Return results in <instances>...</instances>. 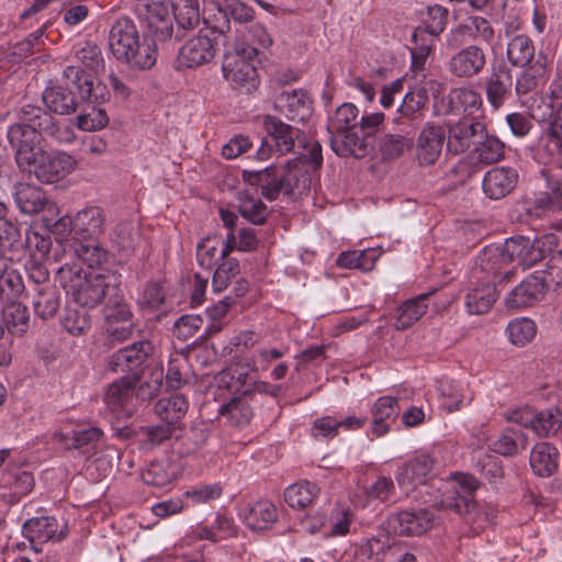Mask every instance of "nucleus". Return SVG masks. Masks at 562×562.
Masks as SVG:
<instances>
[{"label":"nucleus","mask_w":562,"mask_h":562,"mask_svg":"<svg viewBox=\"0 0 562 562\" xmlns=\"http://www.w3.org/2000/svg\"><path fill=\"white\" fill-rule=\"evenodd\" d=\"M229 254V246H223L218 236H209L198 245L196 257L202 267L211 269Z\"/></svg>","instance_id":"obj_44"},{"label":"nucleus","mask_w":562,"mask_h":562,"mask_svg":"<svg viewBox=\"0 0 562 562\" xmlns=\"http://www.w3.org/2000/svg\"><path fill=\"white\" fill-rule=\"evenodd\" d=\"M479 488V481L470 474H459L450 484H443L438 491L440 498L435 499L432 506L441 510H452L459 516L472 514L476 508L474 494Z\"/></svg>","instance_id":"obj_7"},{"label":"nucleus","mask_w":562,"mask_h":562,"mask_svg":"<svg viewBox=\"0 0 562 562\" xmlns=\"http://www.w3.org/2000/svg\"><path fill=\"white\" fill-rule=\"evenodd\" d=\"M448 19V11L441 5L429 7L427 18L424 20V25L417 26L415 30L424 31V35L432 36L436 38L446 27Z\"/></svg>","instance_id":"obj_61"},{"label":"nucleus","mask_w":562,"mask_h":562,"mask_svg":"<svg viewBox=\"0 0 562 562\" xmlns=\"http://www.w3.org/2000/svg\"><path fill=\"white\" fill-rule=\"evenodd\" d=\"M430 470L431 460L429 457L423 456L403 465L396 475V481L401 486L422 483Z\"/></svg>","instance_id":"obj_49"},{"label":"nucleus","mask_w":562,"mask_h":562,"mask_svg":"<svg viewBox=\"0 0 562 562\" xmlns=\"http://www.w3.org/2000/svg\"><path fill=\"white\" fill-rule=\"evenodd\" d=\"M109 46L113 56L135 69H149L156 63L155 42H140L135 23L128 18L115 21L109 33Z\"/></svg>","instance_id":"obj_3"},{"label":"nucleus","mask_w":562,"mask_h":562,"mask_svg":"<svg viewBox=\"0 0 562 562\" xmlns=\"http://www.w3.org/2000/svg\"><path fill=\"white\" fill-rule=\"evenodd\" d=\"M323 165L322 146L317 140L304 144V153L281 167V192L285 195L302 194L310 190V169L318 170Z\"/></svg>","instance_id":"obj_5"},{"label":"nucleus","mask_w":562,"mask_h":562,"mask_svg":"<svg viewBox=\"0 0 562 562\" xmlns=\"http://www.w3.org/2000/svg\"><path fill=\"white\" fill-rule=\"evenodd\" d=\"M483 104L481 94L468 87L452 89L447 95V114L472 115L476 113Z\"/></svg>","instance_id":"obj_30"},{"label":"nucleus","mask_w":562,"mask_h":562,"mask_svg":"<svg viewBox=\"0 0 562 562\" xmlns=\"http://www.w3.org/2000/svg\"><path fill=\"white\" fill-rule=\"evenodd\" d=\"M562 424V415L555 409L536 412L532 430L540 437H549L558 432Z\"/></svg>","instance_id":"obj_57"},{"label":"nucleus","mask_w":562,"mask_h":562,"mask_svg":"<svg viewBox=\"0 0 562 562\" xmlns=\"http://www.w3.org/2000/svg\"><path fill=\"white\" fill-rule=\"evenodd\" d=\"M559 451L549 442L537 443L530 453V467L539 476H550L558 469Z\"/></svg>","instance_id":"obj_31"},{"label":"nucleus","mask_w":562,"mask_h":562,"mask_svg":"<svg viewBox=\"0 0 562 562\" xmlns=\"http://www.w3.org/2000/svg\"><path fill=\"white\" fill-rule=\"evenodd\" d=\"M63 326L71 335H81L91 326L90 315L85 310L67 307Z\"/></svg>","instance_id":"obj_64"},{"label":"nucleus","mask_w":562,"mask_h":562,"mask_svg":"<svg viewBox=\"0 0 562 562\" xmlns=\"http://www.w3.org/2000/svg\"><path fill=\"white\" fill-rule=\"evenodd\" d=\"M67 80L66 85L72 83L77 88L82 100L88 102H99L104 97L105 87L98 85L93 86V81L80 68L76 66H68L63 74Z\"/></svg>","instance_id":"obj_33"},{"label":"nucleus","mask_w":562,"mask_h":562,"mask_svg":"<svg viewBox=\"0 0 562 562\" xmlns=\"http://www.w3.org/2000/svg\"><path fill=\"white\" fill-rule=\"evenodd\" d=\"M189 408L187 398L181 394L160 398L155 404V413L162 422L177 429L178 423L186 416Z\"/></svg>","instance_id":"obj_40"},{"label":"nucleus","mask_w":562,"mask_h":562,"mask_svg":"<svg viewBox=\"0 0 562 562\" xmlns=\"http://www.w3.org/2000/svg\"><path fill=\"white\" fill-rule=\"evenodd\" d=\"M506 331L514 345L524 346L536 336L537 327L529 318H516L509 322Z\"/></svg>","instance_id":"obj_59"},{"label":"nucleus","mask_w":562,"mask_h":562,"mask_svg":"<svg viewBox=\"0 0 562 562\" xmlns=\"http://www.w3.org/2000/svg\"><path fill=\"white\" fill-rule=\"evenodd\" d=\"M103 313L108 324L128 323L132 321L133 313L120 286L108 295Z\"/></svg>","instance_id":"obj_48"},{"label":"nucleus","mask_w":562,"mask_h":562,"mask_svg":"<svg viewBox=\"0 0 562 562\" xmlns=\"http://www.w3.org/2000/svg\"><path fill=\"white\" fill-rule=\"evenodd\" d=\"M43 101L50 111L60 115L74 113L78 106L74 91L61 85L47 88Z\"/></svg>","instance_id":"obj_34"},{"label":"nucleus","mask_w":562,"mask_h":562,"mask_svg":"<svg viewBox=\"0 0 562 562\" xmlns=\"http://www.w3.org/2000/svg\"><path fill=\"white\" fill-rule=\"evenodd\" d=\"M383 113L363 115L359 120L358 133L359 138L363 139L366 143V156L370 153V150L374 148V134L376 133L379 126L383 123Z\"/></svg>","instance_id":"obj_63"},{"label":"nucleus","mask_w":562,"mask_h":562,"mask_svg":"<svg viewBox=\"0 0 562 562\" xmlns=\"http://www.w3.org/2000/svg\"><path fill=\"white\" fill-rule=\"evenodd\" d=\"M215 55L212 41L207 36H196L188 41L180 49V67L194 68L209 63Z\"/></svg>","instance_id":"obj_22"},{"label":"nucleus","mask_w":562,"mask_h":562,"mask_svg":"<svg viewBox=\"0 0 562 562\" xmlns=\"http://www.w3.org/2000/svg\"><path fill=\"white\" fill-rule=\"evenodd\" d=\"M171 5L172 0H135L136 15L156 41L165 42L172 35Z\"/></svg>","instance_id":"obj_9"},{"label":"nucleus","mask_w":562,"mask_h":562,"mask_svg":"<svg viewBox=\"0 0 562 562\" xmlns=\"http://www.w3.org/2000/svg\"><path fill=\"white\" fill-rule=\"evenodd\" d=\"M173 472L169 471V465L162 462H150L142 472V480L147 485L164 487L172 482Z\"/></svg>","instance_id":"obj_62"},{"label":"nucleus","mask_w":562,"mask_h":562,"mask_svg":"<svg viewBox=\"0 0 562 562\" xmlns=\"http://www.w3.org/2000/svg\"><path fill=\"white\" fill-rule=\"evenodd\" d=\"M171 9L179 27L192 30L199 25L201 16L198 0H172Z\"/></svg>","instance_id":"obj_52"},{"label":"nucleus","mask_w":562,"mask_h":562,"mask_svg":"<svg viewBox=\"0 0 562 562\" xmlns=\"http://www.w3.org/2000/svg\"><path fill=\"white\" fill-rule=\"evenodd\" d=\"M557 247L554 235H544L531 240L528 237L515 236L506 239L504 244L505 252L510 263L516 262L524 269L530 268L553 251Z\"/></svg>","instance_id":"obj_8"},{"label":"nucleus","mask_w":562,"mask_h":562,"mask_svg":"<svg viewBox=\"0 0 562 562\" xmlns=\"http://www.w3.org/2000/svg\"><path fill=\"white\" fill-rule=\"evenodd\" d=\"M494 38L495 31L491 22L483 16L471 15L451 30L447 44L449 47L459 48L469 42L492 44Z\"/></svg>","instance_id":"obj_11"},{"label":"nucleus","mask_w":562,"mask_h":562,"mask_svg":"<svg viewBox=\"0 0 562 562\" xmlns=\"http://www.w3.org/2000/svg\"><path fill=\"white\" fill-rule=\"evenodd\" d=\"M366 550L370 560L374 559V562H383L389 555H398L401 548L390 537L381 535L369 539Z\"/></svg>","instance_id":"obj_56"},{"label":"nucleus","mask_w":562,"mask_h":562,"mask_svg":"<svg viewBox=\"0 0 562 562\" xmlns=\"http://www.w3.org/2000/svg\"><path fill=\"white\" fill-rule=\"evenodd\" d=\"M4 484L11 488V503H16L22 496L27 495L34 487V476L27 471H16L7 475Z\"/></svg>","instance_id":"obj_60"},{"label":"nucleus","mask_w":562,"mask_h":562,"mask_svg":"<svg viewBox=\"0 0 562 562\" xmlns=\"http://www.w3.org/2000/svg\"><path fill=\"white\" fill-rule=\"evenodd\" d=\"M513 77L510 70L498 67L493 70L486 80V100L494 110L501 109L505 101L512 95Z\"/></svg>","instance_id":"obj_25"},{"label":"nucleus","mask_w":562,"mask_h":562,"mask_svg":"<svg viewBox=\"0 0 562 562\" xmlns=\"http://www.w3.org/2000/svg\"><path fill=\"white\" fill-rule=\"evenodd\" d=\"M428 102V92L425 88H418L407 92L397 110L393 122L398 131L404 134H413L424 121V109Z\"/></svg>","instance_id":"obj_13"},{"label":"nucleus","mask_w":562,"mask_h":562,"mask_svg":"<svg viewBox=\"0 0 562 562\" xmlns=\"http://www.w3.org/2000/svg\"><path fill=\"white\" fill-rule=\"evenodd\" d=\"M535 45L530 37L524 34L514 36L507 45V59L513 66L526 67L532 64Z\"/></svg>","instance_id":"obj_47"},{"label":"nucleus","mask_w":562,"mask_h":562,"mask_svg":"<svg viewBox=\"0 0 562 562\" xmlns=\"http://www.w3.org/2000/svg\"><path fill=\"white\" fill-rule=\"evenodd\" d=\"M445 143H447L445 128L432 122L426 123L416 143L418 162L424 166L435 164L441 155Z\"/></svg>","instance_id":"obj_17"},{"label":"nucleus","mask_w":562,"mask_h":562,"mask_svg":"<svg viewBox=\"0 0 562 562\" xmlns=\"http://www.w3.org/2000/svg\"><path fill=\"white\" fill-rule=\"evenodd\" d=\"M26 296L31 300L36 316L43 321L53 318L60 307V296L53 284L26 288Z\"/></svg>","instance_id":"obj_24"},{"label":"nucleus","mask_w":562,"mask_h":562,"mask_svg":"<svg viewBox=\"0 0 562 562\" xmlns=\"http://www.w3.org/2000/svg\"><path fill=\"white\" fill-rule=\"evenodd\" d=\"M2 322L10 335H23L26 333L30 323L27 307L21 302H9L2 308Z\"/></svg>","instance_id":"obj_42"},{"label":"nucleus","mask_w":562,"mask_h":562,"mask_svg":"<svg viewBox=\"0 0 562 562\" xmlns=\"http://www.w3.org/2000/svg\"><path fill=\"white\" fill-rule=\"evenodd\" d=\"M75 235L85 238H98L103 234L105 227V215L99 206H88L74 217Z\"/></svg>","instance_id":"obj_28"},{"label":"nucleus","mask_w":562,"mask_h":562,"mask_svg":"<svg viewBox=\"0 0 562 562\" xmlns=\"http://www.w3.org/2000/svg\"><path fill=\"white\" fill-rule=\"evenodd\" d=\"M176 428L161 420L160 424L147 426L140 430V442L145 449H154L170 439Z\"/></svg>","instance_id":"obj_58"},{"label":"nucleus","mask_w":562,"mask_h":562,"mask_svg":"<svg viewBox=\"0 0 562 562\" xmlns=\"http://www.w3.org/2000/svg\"><path fill=\"white\" fill-rule=\"evenodd\" d=\"M139 380L140 374L133 373L126 374L110 384L104 395V402L108 407L113 412L127 409V405L133 398L135 386Z\"/></svg>","instance_id":"obj_26"},{"label":"nucleus","mask_w":562,"mask_h":562,"mask_svg":"<svg viewBox=\"0 0 562 562\" xmlns=\"http://www.w3.org/2000/svg\"><path fill=\"white\" fill-rule=\"evenodd\" d=\"M243 180L261 188V194L269 201H274L282 193L280 188L281 168L271 165L261 170H244Z\"/></svg>","instance_id":"obj_23"},{"label":"nucleus","mask_w":562,"mask_h":562,"mask_svg":"<svg viewBox=\"0 0 562 562\" xmlns=\"http://www.w3.org/2000/svg\"><path fill=\"white\" fill-rule=\"evenodd\" d=\"M496 285L485 281L481 286L473 288L465 296V306L470 314L481 315L487 313L496 302Z\"/></svg>","instance_id":"obj_39"},{"label":"nucleus","mask_w":562,"mask_h":562,"mask_svg":"<svg viewBox=\"0 0 562 562\" xmlns=\"http://www.w3.org/2000/svg\"><path fill=\"white\" fill-rule=\"evenodd\" d=\"M263 127L273 142V145L268 139H263L256 154L259 160L270 158L273 151L279 153V155L291 153L294 148L295 140H299L302 135L299 128L283 123L279 117L271 115L263 117Z\"/></svg>","instance_id":"obj_10"},{"label":"nucleus","mask_w":562,"mask_h":562,"mask_svg":"<svg viewBox=\"0 0 562 562\" xmlns=\"http://www.w3.org/2000/svg\"><path fill=\"white\" fill-rule=\"evenodd\" d=\"M412 134H384L379 138V149L384 158L400 157L406 149L412 148Z\"/></svg>","instance_id":"obj_53"},{"label":"nucleus","mask_w":562,"mask_h":562,"mask_svg":"<svg viewBox=\"0 0 562 562\" xmlns=\"http://www.w3.org/2000/svg\"><path fill=\"white\" fill-rule=\"evenodd\" d=\"M547 60L539 55L532 64L526 66L515 81L516 94L524 95L536 92L546 82Z\"/></svg>","instance_id":"obj_29"},{"label":"nucleus","mask_w":562,"mask_h":562,"mask_svg":"<svg viewBox=\"0 0 562 562\" xmlns=\"http://www.w3.org/2000/svg\"><path fill=\"white\" fill-rule=\"evenodd\" d=\"M249 401L241 392L238 396L222 405L218 414L232 426L240 427L247 425L254 416V409Z\"/></svg>","instance_id":"obj_37"},{"label":"nucleus","mask_w":562,"mask_h":562,"mask_svg":"<svg viewBox=\"0 0 562 562\" xmlns=\"http://www.w3.org/2000/svg\"><path fill=\"white\" fill-rule=\"evenodd\" d=\"M413 46L411 47L412 70L417 74L425 70V65L430 55L435 38L424 35V31L415 30L412 35Z\"/></svg>","instance_id":"obj_51"},{"label":"nucleus","mask_w":562,"mask_h":562,"mask_svg":"<svg viewBox=\"0 0 562 562\" xmlns=\"http://www.w3.org/2000/svg\"><path fill=\"white\" fill-rule=\"evenodd\" d=\"M231 19L238 23L250 22L254 19V10L239 0H225V3L217 8L215 24L212 27L224 34L231 30Z\"/></svg>","instance_id":"obj_27"},{"label":"nucleus","mask_w":562,"mask_h":562,"mask_svg":"<svg viewBox=\"0 0 562 562\" xmlns=\"http://www.w3.org/2000/svg\"><path fill=\"white\" fill-rule=\"evenodd\" d=\"M518 179L517 169L504 166L494 167L483 178V192L491 200H501L514 191Z\"/></svg>","instance_id":"obj_19"},{"label":"nucleus","mask_w":562,"mask_h":562,"mask_svg":"<svg viewBox=\"0 0 562 562\" xmlns=\"http://www.w3.org/2000/svg\"><path fill=\"white\" fill-rule=\"evenodd\" d=\"M473 153L479 162L493 165L502 160L505 156V144L495 135L485 131V135L473 148Z\"/></svg>","instance_id":"obj_45"},{"label":"nucleus","mask_w":562,"mask_h":562,"mask_svg":"<svg viewBox=\"0 0 562 562\" xmlns=\"http://www.w3.org/2000/svg\"><path fill=\"white\" fill-rule=\"evenodd\" d=\"M436 524V516L427 508L403 510L389 518V525L403 536H420Z\"/></svg>","instance_id":"obj_16"},{"label":"nucleus","mask_w":562,"mask_h":562,"mask_svg":"<svg viewBox=\"0 0 562 562\" xmlns=\"http://www.w3.org/2000/svg\"><path fill=\"white\" fill-rule=\"evenodd\" d=\"M319 487L310 481H302L290 485L284 491V501L292 508H306L318 497Z\"/></svg>","instance_id":"obj_43"},{"label":"nucleus","mask_w":562,"mask_h":562,"mask_svg":"<svg viewBox=\"0 0 562 562\" xmlns=\"http://www.w3.org/2000/svg\"><path fill=\"white\" fill-rule=\"evenodd\" d=\"M259 54L258 47L249 43H239L223 58L222 70L226 80L246 87L248 91L258 85L257 69L252 64Z\"/></svg>","instance_id":"obj_6"},{"label":"nucleus","mask_w":562,"mask_h":562,"mask_svg":"<svg viewBox=\"0 0 562 562\" xmlns=\"http://www.w3.org/2000/svg\"><path fill=\"white\" fill-rule=\"evenodd\" d=\"M89 102L88 106L77 116V126L82 131H97L105 127L109 123V116L104 109Z\"/></svg>","instance_id":"obj_55"},{"label":"nucleus","mask_w":562,"mask_h":562,"mask_svg":"<svg viewBox=\"0 0 562 562\" xmlns=\"http://www.w3.org/2000/svg\"><path fill=\"white\" fill-rule=\"evenodd\" d=\"M16 115L19 122L8 128L7 138L21 172L33 175L42 183L54 184L76 170L78 162L68 153L47 151L38 146L42 137L58 144L71 143L75 134L69 126L58 125L47 111L34 104L22 105Z\"/></svg>","instance_id":"obj_1"},{"label":"nucleus","mask_w":562,"mask_h":562,"mask_svg":"<svg viewBox=\"0 0 562 562\" xmlns=\"http://www.w3.org/2000/svg\"><path fill=\"white\" fill-rule=\"evenodd\" d=\"M154 352L148 340H140L113 352L106 360V368L114 373H137Z\"/></svg>","instance_id":"obj_14"},{"label":"nucleus","mask_w":562,"mask_h":562,"mask_svg":"<svg viewBox=\"0 0 562 562\" xmlns=\"http://www.w3.org/2000/svg\"><path fill=\"white\" fill-rule=\"evenodd\" d=\"M528 436L519 428H507L492 443V450L504 457H514L526 450Z\"/></svg>","instance_id":"obj_41"},{"label":"nucleus","mask_w":562,"mask_h":562,"mask_svg":"<svg viewBox=\"0 0 562 562\" xmlns=\"http://www.w3.org/2000/svg\"><path fill=\"white\" fill-rule=\"evenodd\" d=\"M278 519L277 507L267 499L258 501L248 506L244 514L246 525L252 530H266Z\"/></svg>","instance_id":"obj_35"},{"label":"nucleus","mask_w":562,"mask_h":562,"mask_svg":"<svg viewBox=\"0 0 562 562\" xmlns=\"http://www.w3.org/2000/svg\"><path fill=\"white\" fill-rule=\"evenodd\" d=\"M74 249L76 256L90 268L101 267L108 260L109 252L97 238H85L77 241Z\"/></svg>","instance_id":"obj_50"},{"label":"nucleus","mask_w":562,"mask_h":562,"mask_svg":"<svg viewBox=\"0 0 562 562\" xmlns=\"http://www.w3.org/2000/svg\"><path fill=\"white\" fill-rule=\"evenodd\" d=\"M23 536L30 541L33 549L38 551L36 544H43L49 540H60L66 536V526H60L56 518L42 516L27 519L23 524Z\"/></svg>","instance_id":"obj_18"},{"label":"nucleus","mask_w":562,"mask_h":562,"mask_svg":"<svg viewBox=\"0 0 562 562\" xmlns=\"http://www.w3.org/2000/svg\"><path fill=\"white\" fill-rule=\"evenodd\" d=\"M547 290V280L538 274H532L520 282L507 296L508 308H522L538 303Z\"/></svg>","instance_id":"obj_20"},{"label":"nucleus","mask_w":562,"mask_h":562,"mask_svg":"<svg viewBox=\"0 0 562 562\" xmlns=\"http://www.w3.org/2000/svg\"><path fill=\"white\" fill-rule=\"evenodd\" d=\"M277 102L292 121H303L310 114V100L303 90L283 91L277 98Z\"/></svg>","instance_id":"obj_38"},{"label":"nucleus","mask_w":562,"mask_h":562,"mask_svg":"<svg viewBox=\"0 0 562 562\" xmlns=\"http://www.w3.org/2000/svg\"><path fill=\"white\" fill-rule=\"evenodd\" d=\"M486 124L477 119H462L449 125L447 149L454 155L463 154L471 146L475 147L485 135Z\"/></svg>","instance_id":"obj_12"},{"label":"nucleus","mask_w":562,"mask_h":562,"mask_svg":"<svg viewBox=\"0 0 562 562\" xmlns=\"http://www.w3.org/2000/svg\"><path fill=\"white\" fill-rule=\"evenodd\" d=\"M56 280L78 305L87 308L100 304L122 282L121 274L114 271L86 274L77 265L68 263L57 270Z\"/></svg>","instance_id":"obj_2"},{"label":"nucleus","mask_w":562,"mask_h":562,"mask_svg":"<svg viewBox=\"0 0 562 562\" xmlns=\"http://www.w3.org/2000/svg\"><path fill=\"white\" fill-rule=\"evenodd\" d=\"M486 66V55L477 45L459 49L448 60V71L459 79H471L480 75Z\"/></svg>","instance_id":"obj_15"},{"label":"nucleus","mask_w":562,"mask_h":562,"mask_svg":"<svg viewBox=\"0 0 562 562\" xmlns=\"http://www.w3.org/2000/svg\"><path fill=\"white\" fill-rule=\"evenodd\" d=\"M238 201V211L244 218L255 225L265 223L269 212L267 205L260 199L241 193Z\"/></svg>","instance_id":"obj_54"},{"label":"nucleus","mask_w":562,"mask_h":562,"mask_svg":"<svg viewBox=\"0 0 562 562\" xmlns=\"http://www.w3.org/2000/svg\"><path fill=\"white\" fill-rule=\"evenodd\" d=\"M509 260L503 246H486L476 258V268L474 273L485 274L483 279L496 285L501 271L509 265Z\"/></svg>","instance_id":"obj_21"},{"label":"nucleus","mask_w":562,"mask_h":562,"mask_svg":"<svg viewBox=\"0 0 562 562\" xmlns=\"http://www.w3.org/2000/svg\"><path fill=\"white\" fill-rule=\"evenodd\" d=\"M430 294H422L406 301L397 311L394 326L397 330H404L417 322L427 311L426 301Z\"/></svg>","instance_id":"obj_46"},{"label":"nucleus","mask_w":562,"mask_h":562,"mask_svg":"<svg viewBox=\"0 0 562 562\" xmlns=\"http://www.w3.org/2000/svg\"><path fill=\"white\" fill-rule=\"evenodd\" d=\"M400 406L395 397L382 396L372 407V430L378 437L390 430L391 423L398 414Z\"/></svg>","instance_id":"obj_32"},{"label":"nucleus","mask_w":562,"mask_h":562,"mask_svg":"<svg viewBox=\"0 0 562 562\" xmlns=\"http://www.w3.org/2000/svg\"><path fill=\"white\" fill-rule=\"evenodd\" d=\"M14 199L19 209L25 214L40 213L47 203L45 192L40 187L29 183L15 186Z\"/></svg>","instance_id":"obj_36"},{"label":"nucleus","mask_w":562,"mask_h":562,"mask_svg":"<svg viewBox=\"0 0 562 562\" xmlns=\"http://www.w3.org/2000/svg\"><path fill=\"white\" fill-rule=\"evenodd\" d=\"M358 114L359 110L355 104L345 103L336 110L329 121L327 130L331 134L330 144L338 156H366V143L359 138L358 133Z\"/></svg>","instance_id":"obj_4"}]
</instances>
